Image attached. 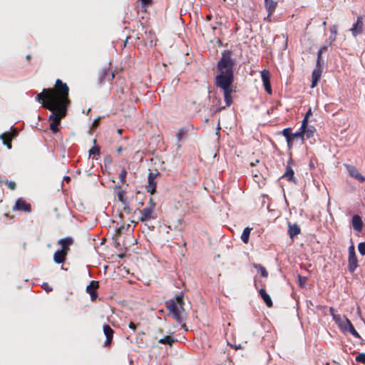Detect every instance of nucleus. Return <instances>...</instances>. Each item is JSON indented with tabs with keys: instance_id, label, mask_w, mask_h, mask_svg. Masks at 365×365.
Here are the masks:
<instances>
[{
	"instance_id": "nucleus-26",
	"label": "nucleus",
	"mask_w": 365,
	"mask_h": 365,
	"mask_svg": "<svg viewBox=\"0 0 365 365\" xmlns=\"http://www.w3.org/2000/svg\"><path fill=\"white\" fill-rule=\"evenodd\" d=\"M190 128L189 127H185L181 128L178 129L176 137L178 141H181L187 135V133L189 132Z\"/></svg>"
},
{
	"instance_id": "nucleus-31",
	"label": "nucleus",
	"mask_w": 365,
	"mask_h": 365,
	"mask_svg": "<svg viewBox=\"0 0 365 365\" xmlns=\"http://www.w3.org/2000/svg\"><path fill=\"white\" fill-rule=\"evenodd\" d=\"M261 78L262 83H266L270 81V73L268 70L264 69L261 71Z\"/></svg>"
},
{
	"instance_id": "nucleus-28",
	"label": "nucleus",
	"mask_w": 365,
	"mask_h": 365,
	"mask_svg": "<svg viewBox=\"0 0 365 365\" xmlns=\"http://www.w3.org/2000/svg\"><path fill=\"white\" fill-rule=\"evenodd\" d=\"M251 230L252 229L250 227H246L244 229L242 233L241 240L245 244H247L249 242Z\"/></svg>"
},
{
	"instance_id": "nucleus-53",
	"label": "nucleus",
	"mask_w": 365,
	"mask_h": 365,
	"mask_svg": "<svg viewBox=\"0 0 365 365\" xmlns=\"http://www.w3.org/2000/svg\"><path fill=\"white\" fill-rule=\"evenodd\" d=\"M286 140H287L288 147L290 148L292 147L293 138H288V139H286Z\"/></svg>"
},
{
	"instance_id": "nucleus-64",
	"label": "nucleus",
	"mask_w": 365,
	"mask_h": 365,
	"mask_svg": "<svg viewBox=\"0 0 365 365\" xmlns=\"http://www.w3.org/2000/svg\"><path fill=\"white\" fill-rule=\"evenodd\" d=\"M123 132L122 129H118V133L120 135Z\"/></svg>"
},
{
	"instance_id": "nucleus-12",
	"label": "nucleus",
	"mask_w": 365,
	"mask_h": 365,
	"mask_svg": "<svg viewBox=\"0 0 365 365\" xmlns=\"http://www.w3.org/2000/svg\"><path fill=\"white\" fill-rule=\"evenodd\" d=\"M14 210L30 212L31 211V206L22 198H19L16 202Z\"/></svg>"
},
{
	"instance_id": "nucleus-10",
	"label": "nucleus",
	"mask_w": 365,
	"mask_h": 365,
	"mask_svg": "<svg viewBox=\"0 0 365 365\" xmlns=\"http://www.w3.org/2000/svg\"><path fill=\"white\" fill-rule=\"evenodd\" d=\"M99 287V282L98 281H91L90 284L86 287V292L90 294L91 299L92 302L96 300L98 298L97 289Z\"/></svg>"
},
{
	"instance_id": "nucleus-63",
	"label": "nucleus",
	"mask_w": 365,
	"mask_h": 365,
	"mask_svg": "<svg viewBox=\"0 0 365 365\" xmlns=\"http://www.w3.org/2000/svg\"><path fill=\"white\" fill-rule=\"evenodd\" d=\"M130 227V225H127L126 227H125V229H126L127 230H128Z\"/></svg>"
},
{
	"instance_id": "nucleus-58",
	"label": "nucleus",
	"mask_w": 365,
	"mask_h": 365,
	"mask_svg": "<svg viewBox=\"0 0 365 365\" xmlns=\"http://www.w3.org/2000/svg\"><path fill=\"white\" fill-rule=\"evenodd\" d=\"M63 180L66 181V182H69L71 180V177L69 176H65L63 178Z\"/></svg>"
},
{
	"instance_id": "nucleus-1",
	"label": "nucleus",
	"mask_w": 365,
	"mask_h": 365,
	"mask_svg": "<svg viewBox=\"0 0 365 365\" xmlns=\"http://www.w3.org/2000/svg\"><path fill=\"white\" fill-rule=\"evenodd\" d=\"M236 64L237 61L232 58V51L230 50H224L217 63L218 74L215 78V84L216 87L223 91V97L227 108L233 103L232 83L235 79L234 67Z\"/></svg>"
},
{
	"instance_id": "nucleus-4",
	"label": "nucleus",
	"mask_w": 365,
	"mask_h": 365,
	"mask_svg": "<svg viewBox=\"0 0 365 365\" xmlns=\"http://www.w3.org/2000/svg\"><path fill=\"white\" fill-rule=\"evenodd\" d=\"M60 106V103L52 102L49 100H47V102H43V107L52 112L48 116V119L52 122L61 121V120L64 118L67 113L68 106H65V113L63 115L61 113V107Z\"/></svg>"
},
{
	"instance_id": "nucleus-49",
	"label": "nucleus",
	"mask_w": 365,
	"mask_h": 365,
	"mask_svg": "<svg viewBox=\"0 0 365 365\" xmlns=\"http://www.w3.org/2000/svg\"><path fill=\"white\" fill-rule=\"evenodd\" d=\"M6 183L8 185L9 187L12 190H14L16 187V183L13 181L6 180Z\"/></svg>"
},
{
	"instance_id": "nucleus-35",
	"label": "nucleus",
	"mask_w": 365,
	"mask_h": 365,
	"mask_svg": "<svg viewBox=\"0 0 365 365\" xmlns=\"http://www.w3.org/2000/svg\"><path fill=\"white\" fill-rule=\"evenodd\" d=\"M329 314L336 324L339 323V321L341 319L340 316L335 314V309L333 307H329Z\"/></svg>"
},
{
	"instance_id": "nucleus-8",
	"label": "nucleus",
	"mask_w": 365,
	"mask_h": 365,
	"mask_svg": "<svg viewBox=\"0 0 365 365\" xmlns=\"http://www.w3.org/2000/svg\"><path fill=\"white\" fill-rule=\"evenodd\" d=\"M350 31L354 37L361 34L364 31L363 16H359L356 22L352 25Z\"/></svg>"
},
{
	"instance_id": "nucleus-24",
	"label": "nucleus",
	"mask_w": 365,
	"mask_h": 365,
	"mask_svg": "<svg viewBox=\"0 0 365 365\" xmlns=\"http://www.w3.org/2000/svg\"><path fill=\"white\" fill-rule=\"evenodd\" d=\"M178 340L173 336V333H172L171 335H167V336H164L163 338L160 339L158 340V342L162 344L168 345L171 347L173 346V343H175Z\"/></svg>"
},
{
	"instance_id": "nucleus-56",
	"label": "nucleus",
	"mask_w": 365,
	"mask_h": 365,
	"mask_svg": "<svg viewBox=\"0 0 365 365\" xmlns=\"http://www.w3.org/2000/svg\"><path fill=\"white\" fill-rule=\"evenodd\" d=\"M123 230H125V226H121V227H118V229L117 232H118L119 234H120Z\"/></svg>"
},
{
	"instance_id": "nucleus-18",
	"label": "nucleus",
	"mask_w": 365,
	"mask_h": 365,
	"mask_svg": "<svg viewBox=\"0 0 365 365\" xmlns=\"http://www.w3.org/2000/svg\"><path fill=\"white\" fill-rule=\"evenodd\" d=\"M73 240L69 237L61 239L58 241V244L61 246V250L68 253L69 247L73 244Z\"/></svg>"
},
{
	"instance_id": "nucleus-54",
	"label": "nucleus",
	"mask_w": 365,
	"mask_h": 365,
	"mask_svg": "<svg viewBox=\"0 0 365 365\" xmlns=\"http://www.w3.org/2000/svg\"><path fill=\"white\" fill-rule=\"evenodd\" d=\"M312 115V110L309 108L308 111L306 113L305 116L304 118H307L309 119V115Z\"/></svg>"
},
{
	"instance_id": "nucleus-25",
	"label": "nucleus",
	"mask_w": 365,
	"mask_h": 365,
	"mask_svg": "<svg viewBox=\"0 0 365 365\" xmlns=\"http://www.w3.org/2000/svg\"><path fill=\"white\" fill-rule=\"evenodd\" d=\"M331 45H329V43H327L326 45H324L323 46H322L319 50L317 52V64L319 66V62L320 63H322L324 62V61L322 60V53H325L328 50V48L329 46H330Z\"/></svg>"
},
{
	"instance_id": "nucleus-17",
	"label": "nucleus",
	"mask_w": 365,
	"mask_h": 365,
	"mask_svg": "<svg viewBox=\"0 0 365 365\" xmlns=\"http://www.w3.org/2000/svg\"><path fill=\"white\" fill-rule=\"evenodd\" d=\"M352 226L357 232H361L364 226L361 217L359 215H354L352 217Z\"/></svg>"
},
{
	"instance_id": "nucleus-7",
	"label": "nucleus",
	"mask_w": 365,
	"mask_h": 365,
	"mask_svg": "<svg viewBox=\"0 0 365 365\" xmlns=\"http://www.w3.org/2000/svg\"><path fill=\"white\" fill-rule=\"evenodd\" d=\"M115 78V73L109 68H103L98 73V83L101 85L106 82H111Z\"/></svg>"
},
{
	"instance_id": "nucleus-33",
	"label": "nucleus",
	"mask_w": 365,
	"mask_h": 365,
	"mask_svg": "<svg viewBox=\"0 0 365 365\" xmlns=\"http://www.w3.org/2000/svg\"><path fill=\"white\" fill-rule=\"evenodd\" d=\"M61 121L51 122L50 123V130L53 134H56L58 132V125H60Z\"/></svg>"
},
{
	"instance_id": "nucleus-52",
	"label": "nucleus",
	"mask_w": 365,
	"mask_h": 365,
	"mask_svg": "<svg viewBox=\"0 0 365 365\" xmlns=\"http://www.w3.org/2000/svg\"><path fill=\"white\" fill-rule=\"evenodd\" d=\"M111 162H112V158H111V157L108 156V157H106V158H104V163H105V165H107V164H108V165H110V164L111 163Z\"/></svg>"
},
{
	"instance_id": "nucleus-57",
	"label": "nucleus",
	"mask_w": 365,
	"mask_h": 365,
	"mask_svg": "<svg viewBox=\"0 0 365 365\" xmlns=\"http://www.w3.org/2000/svg\"><path fill=\"white\" fill-rule=\"evenodd\" d=\"M309 165V167H310L311 168H314V166H315V165H314V162H313V160H310Z\"/></svg>"
},
{
	"instance_id": "nucleus-13",
	"label": "nucleus",
	"mask_w": 365,
	"mask_h": 365,
	"mask_svg": "<svg viewBox=\"0 0 365 365\" xmlns=\"http://www.w3.org/2000/svg\"><path fill=\"white\" fill-rule=\"evenodd\" d=\"M103 329V333L106 337V339L105 341V346H110L113 340L114 330L108 324H104Z\"/></svg>"
},
{
	"instance_id": "nucleus-37",
	"label": "nucleus",
	"mask_w": 365,
	"mask_h": 365,
	"mask_svg": "<svg viewBox=\"0 0 365 365\" xmlns=\"http://www.w3.org/2000/svg\"><path fill=\"white\" fill-rule=\"evenodd\" d=\"M300 138L302 140H304V132L302 131V130H299V131L298 132H296V133H292V138Z\"/></svg>"
},
{
	"instance_id": "nucleus-50",
	"label": "nucleus",
	"mask_w": 365,
	"mask_h": 365,
	"mask_svg": "<svg viewBox=\"0 0 365 365\" xmlns=\"http://www.w3.org/2000/svg\"><path fill=\"white\" fill-rule=\"evenodd\" d=\"M258 284L260 285L262 287V288H263V287H264V284L262 282V280H257L256 278L255 279V287L256 289L258 288Z\"/></svg>"
},
{
	"instance_id": "nucleus-45",
	"label": "nucleus",
	"mask_w": 365,
	"mask_h": 365,
	"mask_svg": "<svg viewBox=\"0 0 365 365\" xmlns=\"http://www.w3.org/2000/svg\"><path fill=\"white\" fill-rule=\"evenodd\" d=\"M125 192L123 191L119 192L118 195V200L124 205L127 204L126 200L123 197Z\"/></svg>"
},
{
	"instance_id": "nucleus-14",
	"label": "nucleus",
	"mask_w": 365,
	"mask_h": 365,
	"mask_svg": "<svg viewBox=\"0 0 365 365\" xmlns=\"http://www.w3.org/2000/svg\"><path fill=\"white\" fill-rule=\"evenodd\" d=\"M347 170L349 171V174L351 177L355 178L360 182H363L365 181V177H364L357 170L355 166L353 165H347Z\"/></svg>"
},
{
	"instance_id": "nucleus-62",
	"label": "nucleus",
	"mask_w": 365,
	"mask_h": 365,
	"mask_svg": "<svg viewBox=\"0 0 365 365\" xmlns=\"http://www.w3.org/2000/svg\"><path fill=\"white\" fill-rule=\"evenodd\" d=\"M130 38V37H127L126 40L124 42V47L126 46V43H128V40Z\"/></svg>"
},
{
	"instance_id": "nucleus-11",
	"label": "nucleus",
	"mask_w": 365,
	"mask_h": 365,
	"mask_svg": "<svg viewBox=\"0 0 365 365\" xmlns=\"http://www.w3.org/2000/svg\"><path fill=\"white\" fill-rule=\"evenodd\" d=\"M292 163V159L289 158L287 161V165L286 166V171L282 175V178H286L289 182L297 183V180L294 177V173L293 169L290 166V163Z\"/></svg>"
},
{
	"instance_id": "nucleus-59",
	"label": "nucleus",
	"mask_w": 365,
	"mask_h": 365,
	"mask_svg": "<svg viewBox=\"0 0 365 365\" xmlns=\"http://www.w3.org/2000/svg\"><path fill=\"white\" fill-rule=\"evenodd\" d=\"M217 43L220 46H222L223 44H222V41L220 40V39H218L217 41Z\"/></svg>"
},
{
	"instance_id": "nucleus-21",
	"label": "nucleus",
	"mask_w": 365,
	"mask_h": 365,
	"mask_svg": "<svg viewBox=\"0 0 365 365\" xmlns=\"http://www.w3.org/2000/svg\"><path fill=\"white\" fill-rule=\"evenodd\" d=\"M259 294L268 307H272L273 306V302L270 296L266 292L264 288L259 289Z\"/></svg>"
},
{
	"instance_id": "nucleus-29",
	"label": "nucleus",
	"mask_w": 365,
	"mask_h": 365,
	"mask_svg": "<svg viewBox=\"0 0 365 365\" xmlns=\"http://www.w3.org/2000/svg\"><path fill=\"white\" fill-rule=\"evenodd\" d=\"M304 132V138L309 139L314 135L316 129L314 126L309 125L304 130H302Z\"/></svg>"
},
{
	"instance_id": "nucleus-60",
	"label": "nucleus",
	"mask_w": 365,
	"mask_h": 365,
	"mask_svg": "<svg viewBox=\"0 0 365 365\" xmlns=\"http://www.w3.org/2000/svg\"><path fill=\"white\" fill-rule=\"evenodd\" d=\"M122 150H123V148H122V147H119V148L117 149V152H118V153H121V152H122Z\"/></svg>"
},
{
	"instance_id": "nucleus-42",
	"label": "nucleus",
	"mask_w": 365,
	"mask_h": 365,
	"mask_svg": "<svg viewBox=\"0 0 365 365\" xmlns=\"http://www.w3.org/2000/svg\"><path fill=\"white\" fill-rule=\"evenodd\" d=\"M358 250L362 256L365 255V242H360L358 245Z\"/></svg>"
},
{
	"instance_id": "nucleus-3",
	"label": "nucleus",
	"mask_w": 365,
	"mask_h": 365,
	"mask_svg": "<svg viewBox=\"0 0 365 365\" xmlns=\"http://www.w3.org/2000/svg\"><path fill=\"white\" fill-rule=\"evenodd\" d=\"M184 304L183 294L182 292L165 302V307L169 311L170 315L177 322L182 324L183 328L186 327L185 324L183 323L185 319L182 315L185 312Z\"/></svg>"
},
{
	"instance_id": "nucleus-40",
	"label": "nucleus",
	"mask_w": 365,
	"mask_h": 365,
	"mask_svg": "<svg viewBox=\"0 0 365 365\" xmlns=\"http://www.w3.org/2000/svg\"><path fill=\"white\" fill-rule=\"evenodd\" d=\"M227 107H225V106H215V107H212L210 108L211 110L212 111V115H215L216 113H220L221 112L222 110L226 109Z\"/></svg>"
},
{
	"instance_id": "nucleus-30",
	"label": "nucleus",
	"mask_w": 365,
	"mask_h": 365,
	"mask_svg": "<svg viewBox=\"0 0 365 365\" xmlns=\"http://www.w3.org/2000/svg\"><path fill=\"white\" fill-rule=\"evenodd\" d=\"M254 267L260 272V274L262 277L265 278L268 277V272L265 267H264L262 265L259 264H255Z\"/></svg>"
},
{
	"instance_id": "nucleus-34",
	"label": "nucleus",
	"mask_w": 365,
	"mask_h": 365,
	"mask_svg": "<svg viewBox=\"0 0 365 365\" xmlns=\"http://www.w3.org/2000/svg\"><path fill=\"white\" fill-rule=\"evenodd\" d=\"M36 101L41 103L43 105V102H47V95L43 93V91L41 93H38L36 96Z\"/></svg>"
},
{
	"instance_id": "nucleus-23",
	"label": "nucleus",
	"mask_w": 365,
	"mask_h": 365,
	"mask_svg": "<svg viewBox=\"0 0 365 365\" xmlns=\"http://www.w3.org/2000/svg\"><path fill=\"white\" fill-rule=\"evenodd\" d=\"M0 139L2 140L3 144L5 145L8 149L11 148V136L9 133H4L0 135Z\"/></svg>"
},
{
	"instance_id": "nucleus-46",
	"label": "nucleus",
	"mask_w": 365,
	"mask_h": 365,
	"mask_svg": "<svg viewBox=\"0 0 365 365\" xmlns=\"http://www.w3.org/2000/svg\"><path fill=\"white\" fill-rule=\"evenodd\" d=\"M41 287L46 292H50L53 290V288L46 282L43 283V284L41 285Z\"/></svg>"
},
{
	"instance_id": "nucleus-36",
	"label": "nucleus",
	"mask_w": 365,
	"mask_h": 365,
	"mask_svg": "<svg viewBox=\"0 0 365 365\" xmlns=\"http://www.w3.org/2000/svg\"><path fill=\"white\" fill-rule=\"evenodd\" d=\"M281 133L285 137L286 139L292 138V128H286L283 129L281 132Z\"/></svg>"
},
{
	"instance_id": "nucleus-55",
	"label": "nucleus",
	"mask_w": 365,
	"mask_h": 365,
	"mask_svg": "<svg viewBox=\"0 0 365 365\" xmlns=\"http://www.w3.org/2000/svg\"><path fill=\"white\" fill-rule=\"evenodd\" d=\"M149 204H150L149 207H153V210H154L155 204V202L153 201V200L151 198L150 199Z\"/></svg>"
},
{
	"instance_id": "nucleus-5",
	"label": "nucleus",
	"mask_w": 365,
	"mask_h": 365,
	"mask_svg": "<svg viewBox=\"0 0 365 365\" xmlns=\"http://www.w3.org/2000/svg\"><path fill=\"white\" fill-rule=\"evenodd\" d=\"M339 327L344 331L349 332L352 336L356 338H360L359 334L355 329L351 321L346 317L344 316V321L340 319L339 323L336 324Z\"/></svg>"
},
{
	"instance_id": "nucleus-16",
	"label": "nucleus",
	"mask_w": 365,
	"mask_h": 365,
	"mask_svg": "<svg viewBox=\"0 0 365 365\" xmlns=\"http://www.w3.org/2000/svg\"><path fill=\"white\" fill-rule=\"evenodd\" d=\"M153 211L154 210L153 207H148L140 210L141 216L140 217V220L141 222H145L150 220L152 218Z\"/></svg>"
},
{
	"instance_id": "nucleus-41",
	"label": "nucleus",
	"mask_w": 365,
	"mask_h": 365,
	"mask_svg": "<svg viewBox=\"0 0 365 365\" xmlns=\"http://www.w3.org/2000/svg\"><path fill=\"white\" fill-rule=\"evenodd\" d=\"M212 107H215V106H221V98L215 96H213L212 98Z\"/></svg>"
},
{
	"instance_id": "nucleus-39",
	"label": "nucleus",
	"mask_w": 365,
	"mask_h": 365,
	"mask_svg": "<svg viewBox=\"0 0 365 365\" xmlns=\"http://www.w3.org/2000/svg\"><path fill=\"white\" fill-rule=\"evenodd\" d=\"M356 362L361 363L365 365V353H359L355 359Z\"/></svg>"
},
{
	"instance_id": "nucleus-9",
	"label": "nucleus",
	"mask_w": 365,
	"mask_h": 365,
	"mask_svg": "<svg viewBox=\"0 0 365 365\" xmlns=\"http://www.w3.org/2000/svg\"><path fill=\"white\" fill-rule=\"evenodd\" d=\"M324 62L322 63H320L319 62V66L317 64V62L316 63V68L314 69V71H312V84H311V88H314L319 81L320 80V78H321V76H322V68H323V66H324Z\"/></svg>"
},
{
	"instance_id": "nucleus-6",
	"label": "nucleus",
	"mask_w": 365,
	"mask_h": 365,
	"mask_svg": "<svg viewBox=\"0 0 365 365\" xmlns=\"http://www.w3.org/2000/svg\"><path fill=\"white\" fill-rule=\"evenodd\" d=\"M348 252V270L349 272L353 273L358 267V261L356 255L355 248L353 245L349 246Z\"/></svg>"
},
{
	"instance_id": "nucleus-61",
	"label": "nucleus",
	"mask_w": 365,
	"mask_h": 365,
	"mask_svg": "<svg viewBox=\"0 0 365 365\" xmlns=\"http://www.w3.org/2000/svg\"><path fill=\"white\" fill-rule=\"evenodd\" d=\"M31 58V55H30V54H28V55L26 56V60H27V61H30Z\"/></svg>"
},
{
	"instance_id": "nucleus-27",
	"label": "nucleus",
	"mask_w": 365,
	"mask_h": 365,
	"mask_svg": "<svg viewBox=\"0 0 365 365\" xmlns=\"http://www.w3.org/2000/svg\"><path fill=\"white\" fill-rule=\"evenodd\" d=\"M331 35L329 39L327 41V43H329V45H331V43L336 40V36L337 34V26L333 25L330 28Z\"/></svg>"
},
{
	"instance_id": "nucleus-2",
	"label": "nucleus",
	"mask_w": 365,
	"mask_h": 365,
	"mask_svg": "<svg viewBox=\"0 0 365 365\" xmlns=\"http://www.w3.org/2000/svg\"><path fill=\"white\" fill-rule=\"evenodd\" d=\"M43 93L47 95V100L60 103L61 113H65V106H68L70 100L68 98L69 88L67 84L60 79H57L55 83V92L49 88H43Z\"/></svg>"
},
{
	"instance_id": "nucleus-22",
	"label": "nucleus",
	"mask_w": 365,
	"mask_h": 365,
	"mask_svg": "<svg viewBox=\"0 0 365 365\" xmlns=\"http://www.w3.org/2000/svg\"><path fill=\"white\" fill-rule=\"evenodd\" d=\"M156 175L153 173H149L148 174V192H150L151 194H153L155 192L156 189V182L155 181V178Z\"/></svg>"
},
{
	"instance_id": "nucleus-51",
	"label": "nucleus",
	"mask_w": 365,
	"mask_h": 365,
	"mask_svg": "<svg viewBox=\"0 0 365 365\" xmlns=\"http://www.w3.org/2000/svg\"><path fill=\"white\" fill-rule=\"evenodd\" d=\"M137 326H138V324H135L133 322H130V324H129V328L130 329L133 330L134 331H135V329L137 328Z\"/></svg>"
},
{
	"instance_id": "nucleus-15",
	"label": "nucleus",
	"mask_w": 365,
	"mask_h": 365,
	"mask_svg": "<svg viewBox=\"0 0 365 365\" xmlns=\"http://www.w3.org/2000/svg\"><path fill=\"white\" fill-rule=\"evenodd\" d=\"M264 6L268 13L267 18L269 19L274 13L277 2L274 0H264Z\"/></svg>"
},
{
	"instance_id": "nucleus-38",
	"label": "nucleus",
	"mask_w": 365,
	"mask_h": 365,
	"mask_svg": "<svg viewBox=\"0 0 365 365\" xmlns=\"http://www.w3.org/2000/svg\"><path fill=\"white\" fill-rule=\"evenodd\" d=\"M100 147L99 146H93L89 150V155H100Z\"/></svg>"
},
{
	"instance_id": "nucleus-47",
	"label": "nucleus",
	"mask_w": 365,
	"mask_h": 365,
	"mask_svg": "<svg viewBox=\"0 0 365 365\" xmlns=\"http://www.w3.org/2000/svg\"><path fill=\"white\" fill-rule=\"evenodd\" d=\"M308 118H304L302 122V125L299 128V130H304L307 127H308Z\"/></svg>"
},
{
	"instance_id": "nucleus-20",
	"label": "nucleus",
	"mask_w": 365,
	"mask_h": 365,
	"mask_svg": "<svg viewBox=\"0 0 365 365\" xmlns=\"http://www.w3.org/2000/svg\"><path fill=\"white\" fill-rule=\"evenodd\" d=\"M66 255H67V253L61 250H56L55 252H54V255H53V261L56 263V264H61V263H63L64 261L66 260Z\"/></svg>"
},
{
	"instance_id": "nucleus-32",
	"label": "nucleus",
	"mask_w": 365,
	"mask_h": 365,
	"mask_svg": "<svg viewBox=\"0 0 365 365\" xmlns=\"http://www.w3.org/2000/svg\"><path fill=\"white\" fill-rule=\"evenodd\" d=\"M297 278L299 286L301 288H304L306 287V282L308 279V277L302 276L301 274H298Z\"/></svg>"
},
{
	"instance_id": "nucleus-44",
	"label": "nucleus",
	"mask_w": 365,
	"mask_h": 365,
	"mask_svg": "<svg viewBox=\"0 0 365 365\" xmlns=\"http://www.w3.org/2000/svg\"><path fill=\"white\" fill-rule=\"evenodd\" d=\"M263 86H264L265 91L269 94H272V90L270 81L264 83Z\"/></svg>"
},
{
	"instance_id": "nucleus-48",
	"label": "nucleus",
	"mask_w": 365,
	"mask_h": 365,
	"mask_svg": "<svg viewBox=\"0 0 365 365\" xmlns=\"http://www.w3.org/2000/svg\"><path fill=\"white\" fill-rule=\"evenodd\" d=\"M143 7L151 5L152 0H139Z\"/></svg>"
},
{
	"instance_id": "nucleus-43",
	"label": "nucleus",
	"mask_w": 365,
	"mask_h": 365,
	"mask_svg": "<svg viewBox=\"0 0 365 365\" xmlns=\"http://www.w3.org/2000/svg\"><path fill=\"white\" fill-rule=\"evenodd\" d=\"M126 176H127V171L125 169H123L120 171V173L119 175L120 180L121 183H124L125 182Z\"/></svg>"
},
{
	"instance_id": "nucleus-19",
	"label": "nucleus",
	"mask_w": 365,
	"mask_h": 365,
	"mask_svg": "<svg viewBox=\"0 0 365 365\" xmlns=\"http://www.w3.org/2000/svg\"><path fill=\"white\" fill-rule=\"evenodd\" d=\"M301 232L300 227L297 224H288V235L292 240L299 235Z\"/></svg>"
}]
</instances>
